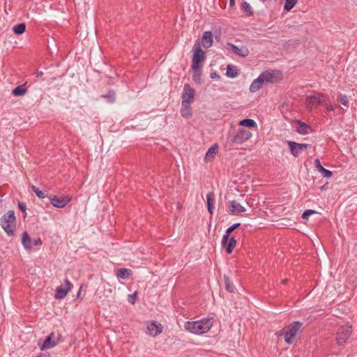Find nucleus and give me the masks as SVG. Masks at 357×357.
<instances>
[{
  "label": "nucleus",
  "instance_id": "dca6fc26",
  "mask_svg": "<svg viewBox=\"0 0 357 357\" xmlns=\"http://www.w3.org/2000/svg\"><path fill=\"white\" fill-rule=\"evenodd\" d=\"M202 43L205 48H209L213 45V34L211 31H206L203 33Z\"/></svg>",
  "mask_w": 357,
  "mask_h": 357
},
{
  "label": "nucleus",
  "instance_id": "a211bd4d",
  "mask_svg": "<svg viewBox=\"0 0 357 357\" xmlns=\"http://www.w3.org/2000/svg\"><path fill=\"white\" fill-rule=\"evenodd\" d=\"M54 337V333H52L49 335H47L44 340L42 345L40 346V349L41 351L45 350L47 349L52 348L56 345V343L52 341Z\"/></svg>",
  "mask_w": 357,
  "mask_h": 357
},
{
  "label": "nucleus",
  "instance_id": "79ce46f5",
  "mask_svg": "<svg viewBox=\"0 0 357 357\" xmlns=\"http://www.w3.org/2000/svg\"><path fill=\"white\" fill-rule=\"evenodd\" d=\"M17 205H18L19 209L22 212L24 213V218H25L26 215V204L24 202L18 201Z\"/></svg>",
  "mask_w": 357,
  "mask_h": 357
},
{
  "label": "nucleus",
  "instance_id": "f3484780",
  "mask_svg": "<svg viewBox=\"0 0 357 357\" xmlns=\"http://www.w3.org/2000/svg\"><path fill=\"white\" fill-rule=\"evenodd\" d=\"M314 166L322 174L325 178H329L332 177L333 172L328 169H325L321 164L320 160L318 158L314 160Z\"/></svg>",
  "mask_w": 357,
  "mask_h": 357
},
{
  "label": "nucleus",
  "instance_id": "f704fd0d",
  "mask_svg": "<svg viewBox=\"0 0 357 357\" xmlns=\"http://www.w3.org/2000/svg\"><path fill=\"white\" fill-rule=\"evenodd\" d=\"M298 0H285L284 10L287 12L290 11L296 4Z\"/></svg>",
  "mask_w": 357,
  "mask_h": 357
},
{
  "label": "nucleus",
  "instance_id": "0eeeda50",
  "mask_svg": "<svg viewBox=\"0 0 357 357\" xmlns=\"http://www.w3.org/2000/svg\"><path fill=\"white\" fill-rule=\"evenodd\" d=\"M264 82L277 83L282 79V74L280 71L266 70L259 75Z\"/></svg>",
  "mask_w": 357,
  "mask_h": 357
},
{
  "label": "nucleus",
  "instance_id": "4d7b16f0",
  "mask_svg": "<svg viewBox=\"0 0 357 357\" xmlns=\"http://www.w3.org/2000/svg\"><path fill=\"white\" fill-rule=\"evenodd\" d=\"M261 1H263V2H265V1H266L267 0H261Z\"/></svg>",
  "mask_w": 357,
  "mask_h": 357
},
{
  "label": "nucleus",
  "instance_id": "c03bdc74",
  "mask_svg": "<svg viewBox=\"0 0 357 357\" xmlns=\"http://www.w3.org/2000/svg\"><path fill=\"white\" fill-rule=\"evenodd\" d=\"M327 107H326V109L327 111L328 112H331V111H333L335 109V108L333 107V105H331L330 103H329V100H327V104H325Z\"/></svg>",
  "mask_w": 357,
  "mask_h": 357
},
{
  "label": "nucleus",
  "instance_id": "20e7f679",
  "mask_svg": "<svg viewBox=\"0 0 357 357\" xmlns=\"http://www.w3.org/2000/svg\"><path fill=\"white\" fill-rule=\"evenodd\" d=\"M328 96L324 93H315L307 96L305 99V105L307 108L312 109L317 107L319 105L327 104Z\"/></svg>",
  "mask_w": 357,
  "mask_h": 357
},
{
  "label": "nucleus",
  "instance_id": "423d86ee",
  "mask_svg": "<svg viewBox=\"0 0 357 357\" xmlns=\"http://www.w3.org/2000/svg\"><path fill=\"white\" fill-rule=\"evenodd\" d=\"M303 324L298 321H294L289 326V331L286 333L284 336V341L287 344H291L294 342V339L296 337L297 332L299 331Z\"/></svg>",
  "mask_w": 357,
  "mask_h": 357
},
{
  "label": "nucleus",
  "instance_id": "7ed1b4c3",
  "mask_svg": "<svg viewBox=\"0 0 357 357\" xmlns=\"http://www.w3.org/2000/svg\"><path fill=\"white\" fill-rule=\"evenodd\" d=\"M192 68H202V63L206 58V52L201 48V43L199 40H196L192 48Z\"/></svg>",
  "mask_w": 357,
  "mask_h": 357
},
{
  "label": "nucleus",
  "instance_id": "ea45409f",
  "mask_svg": "<svg viewBox=\"0 0 357 357\" xmlns=\"http://www.w3.org/2000/svg\"><path fill=\"white\" fill-rule=\"evenodd\" d=\"M229 236H230L229 234H227V233L225 232V235L223 236V237L222 238V242H221L222 248H225V245L228 243V241H229V240L230 238Z\"/></svg>",
  "mask_w": 357,
  "mask_h": 357
},
{
  "label": "nucleus",
  "instance_id": "bb28decb",
  "mask_svg": "<svg viewBox=\"0 0 357 357\" xmlns=\"http://www.w3.org/2000/svg\"><path fill=\"white\" fill-rule=\"evenodd\" d=\"M226 75L230 78H234L238 75V70L236 66L229 64L227 66Z\"/></svg>",
  "mask_w": 357,
  "mask_h": 357
},
{
  "label": "nucleus",
  "instance_id": "2eb2a0df",
  "mask_svg": "<svg viewBox=\"0 0 357 357\" xmlns=\"http://www.w3.org/2000/svg\"><path fill=\"white\" fill-rule=\"evenodd\" d=\"M228 208L232 215H239L245 211V208L241 206L236 200L229 201L228 202Z\"/></svg>",
  "mask_w": 357,
  "mask_h": 357
},
{
  "label": "nucleus",
  "instance_id": "f257e3e1",
  "mask_svg": "<svg viewBox=\"0 0 357 357\" xmlns=\"http://www.w3.org/2000/svg\"><path fill=\"white\" fill-rule=\"evenodd\" d=\"M212 318H204L195 321H186L184 328L186 331L195 334L203 335L207 333L213 325Z\"/></svg>",
  "mask_w": 357,
  "mask_h": 357
},
{
  "label": "nucleus",
  "instance_id": "c85d7f7f",
  "mask_svg": "<svg viewBox=\"0 0 357 357\" xmlns=\"http://www.w3.org/2000/svg\"><path fill=\"white\" fill-rule=\"evenodd\" d=\"M27 92L26 88L24 87V85H19L16 86L12 91V94L15 97H20L26 94Z\"/></svg>",
  "mask_w": 357,
  "mask_h": 357
},
{
  "label": "nucleus",
  "instance_id": "c756f323",
  "mask_svg": "<svg viewBox=\"0 0 357 357\" xmlns=\"http://www.w3.org/2000/svg\"><path fill=\"white\" fill-rule=\"evenodd\" d=\"M236 245V240L235 238V236H231L228 243H227V245L225 247L227 254H231L233 252L234 248H235Z\"/></svg>",
  "mask_w": 357,
  "mask_h": 357
},
{
  "label": "nucleus",
  "instance_id": "4be33fe9",
  "mask_svg": "<svg viewBox=\"0 0 357 357\" xmlns=\"http://www.w3.org/2000/svg\"><path fill=\"white\" fill-rule=\"evenodd\" d=\"M132 274V271L129 268H121L117 269L116 275L118 278L126 280Z\"/></svg>",
  "mask_w": 357,
  "mask_h": 357
},
{
  "label": "nucleus",
  "instance_id": "864d4df0",
  "mask_svg": "<svg viewBox=\"0 0 357 357\" xmlns=\"http://www.w3.org/2000/svg\"><path fill=\"white\" fill-rule=\"evenodd\" d=\"M181 205L180 203H178V208H181Z\"/></svg>",
  "mask_w": 357,
  "mask_h": 357
},
{
  "label": "nucleus",
  "instance_id": "aec40b11",
  "mask_svg": "<svg viewBox=\"0 0 357 357\" xmlns=\"http://www.w3.org/2000/svg\"><path fill=\"white\" fill-rule=\"evenodd\" d=\"M215 203V194L213 192H210L206 195V204L207 208L211 215L213 214Z\"/></svg>",
  "mask_w": 357,
  "mask_h": 357
},
{
  "label": "nucleus",
  "instance_id": "49530a36",
  "mask_svg": "<svg viewBox=\"0 0 357 357\" xmlns=\"http://www.w3.org/2000/svg\"><path fill=\"white\" fill-rule=\"evenodd\" d=\"M235 6V0H229V6L233 7Z\"/></svg>",
  "mask_w": 357,
  "mask_h": 357
},
{
  "label": "nucleus",
  "instance_id": "9d476101",
  "mask_svg": "<svg viewBox=\"0 0 357 357\" xmlns=\"http://www.w3.org/2000/svg\"><path fill=\"white\" fill-rule=\"evenodd\" d=\"M195 96V91L189 84H185L183 87V93L181 96L182 102L185 103H191L193 102Z\"/></svg>",
  "mask_w": 357,
  "mask_h": 357
},
{
  "label": "nucleus",
  "instance_id": "09e8293b",
  "mask_svg": "<svg viewBox=\"0 0 357 357\" xmlns=\"http://www.w3.org/2000/svg\"><path fill=\"white\" fill-rule=\"evenodd\" d=\"M81 291H82V287H80L79 291L77 292L76 298H79V297L80 294H81Z\"/></svg>",
  "mask_w": 357,
  "mask_h": 357
},
{
  "label": "nucleus",
  "instance_id": "e433bc0d",
  "mask_svg": "<svg viewBox=\"0 0 357 357\" xmlns=\"http://www.w3.org/2000/svg\"><path fill=\"white\" fill-rule=\"evenodd\" d=\"M31 190L35 192V194L38 198L44 199L45 197H48L47 195H45V193L42 190H40L38 188L36 187L35 185H32Z\"/></svg>",
  "mask_w": 357,
  "mask_h": 357
},
{
  "label": "nucleus",
  "instance_id": "a18cd8bd",
  "mask_svg": "<svg viewBox=\"0 0 357 357\" xmlns=\"http://www.w3.org/2000/svg\"><path fill=\"white\" fill-rule=\"evenodd\" d=\"M211 79H220V75L216 72H213L210 75Z\"/></svg>",
  "mask_w": 357,
  "mask_h": 357
},
{
  "label": "nucleus",
  "instance_id": "f8f14e48",
  "mask_svg": "<svg viewBox=\"0 0 357 357\" xmlns=\"http://www.w3.org/2000/svg\"><path fill=\"white\" fill-rule=\"evenodd\" d=\"M48 198L50 199L51 204L56 208H63L71 201V197L68 196H53L48 197Z\"/></svg>",
  "mask_w": 357,
  "mask_h": 357
},
{
  "label": "nucleus",
  "instance_id": "7c9ffc66",
  "mask_svg": "<svg viewBox=\"0 0 357 357\" xmlns=\"http://www.w3.org/2000/svg\"><path fill=\"white\" fill-rule=\"evenodd\" d=\"M224 282L226 290L229 293H234L236 290V287L230 281L229 276L224 275Z\"/></svg>",
  "mask_w": 357,
  "mask_h": 357
},
{
  "label": "nucleus",
  "instance_id": "39448f33",
  "mask_svg": "<svg viewBox=\"0 0 357 357\" xmlns=\"http://www.w3.org/2000/svg\"><path fill=\"white\" fill-rule=\"evenodd\" d=\"M351 326L349 325L341 326L336 333V340L338 345H343L351 335Z\"/></svg>",
  "mask_w": 357,
  "mask_h": 357
},
{
  "label": "nucleus",
  "instance_id": "393cba45",
  "mask_svg": "<svg viewBox=\"0 0 357 357\" xmlns=\"http://www.w3.org/2000/svg\"><path fill=\"white\" fill-rule=\"evenodd\" d=\"M241 10L245 13L248 17H252L254 15V10L249 3L243 1L241 4Z\"/></svg>",
  "mask_w": 357,
  "mask_h": 357
},
{
  "label": "nucleus",
  "instance_id": "6ab92c4d",
  "mask_svg": "<svg viewBox=\"0 0 357 357\" xmlns=\"http://www.w3.org/2000/svg\"><path fill=\"white\" fill-rule=\"evenodd\" d=\"M181 114L183 118L189 119L192 116L190 103L181 102Z\"/></svg>",
  "mask_w": 357,
  "mask_h": 357
},
{
  "label": "nucleus",
  "instance_id": "9b49d317",
  "mask_svg": "<svg viewBox=\"0 0 357 357\" xmlns=\"http://www.w3.org/2000/svg\"><path fill=\"white\" fill-rule=\"evenodd\" d=\"M65 284L66 286V288L63 287L62 286L57 287L56 289V292L54 294V298L56 299H63L64 298L68 293L70 291V289L73 288V285L70 282L68 279L65 280Z\"/></svg>",
  "mask_w": 357,
  "mask_h": 357
},
{
  "label": "nucleus",
  "instance_id": "6e6d98bb",
  "mask_svg": "<svg viewBox=\"0 0 357 357\" xmlns=\"http://www.w3.org/2000/svg\"><path fill=\"white\" fill-rule=\"evenodd\" d=\"M290 43H291V40H289V41L287 42V43H288V44H289Z\"/></svg>",
  "mask_w": 357,
  "mask_h": 357
},
{
  "label": "nucleus",
  "instance_id": "4468645a",
  "mask_svg": "<svg viewBox=\"0 0 357 357\" xmlns=\"http://www.w3.org/2000/svg\"><path fill=\"white\" fill-rule=\"evenodd\" d=\"M227 45L229 47V49L234 54L241 57L245 58L248 56L250 54L248 48L245 46H242L239 47L237 45H234L231 43H227Z\"/></svg>",
  "mask_w": 357,
  "mask_h": 357
},
{
  "label": "nucleus",
  "instance_id": "1a4fd4ad",
  "mask_svg": "<svg viewBox=\"0 0 357 357\" xmlns=\"http://www.w3.org/2000/svg\"><path fill=\"white\" fill-rule=\"evenodd\" d=\"M252 136V133L243 128L238 129L236 134L233 137L231 142L234 144H241L248 140Z\"/></svg>",
  "mask_w": 357,
  "mask_h": 357
},
{
  "label": "nucleus",
  "instance_id": "8fccbe9b",
  "mask_svg": "<svg viewBox=\"0 0 357 357\" xmlns=\"http://www.w3.org/2000/svg\"><path fill=\"white\" fill-rule=\"evenodd\" d=\"M328 183L324 184L321 187V190H324L326 188V185Z\"/></svg>",
  "mask_w": 357,
  "mask_h": 357
},
{
  "label": "nucleus",
  "instance_id": "cd10ccee",
  "mask_svg": "<svg viewBox=\"0 0 357 357\" xmlns=\"http://www.w3.org/2000/svg\"><path fill=\"white\" fill-rule=\"evenodd\" d=\"M239 125L249 128H257V123L251 119H244L239 121Z\"/></svg>",
  "mask_w": 357,
  "mask_h": 357
},
{
  "label": "nucleus",
  "instance_id": "f03ea898",
  "mask_svg": "<svg viewBox=\"0 0 357 357\" xmlns=\"http://www.w3.org/2000/svg\"><path fill=\"white\" fill-rule=\"evenodd\" d=\"M0 225L7 236H14L15 235L16 217L13 210H9L1 217Z\"/></svg>",
  "mask_w": 357,
  "mask_h": 357
},
{
  "label": "nucleus",
  "instance_id": "58836bf2",
  "mask_svg": "<svg viewBox=\"0 0 357 357\" xmlns=\"http://www.w3.org/2000/svg\"><path fill=\"white\" fill-rule=\"evenodd\" d=\"M240 226V222L234 223L226 229V233L231 234L235 229H236Z\"/></svg>",
  "mask_w": 357,
  "mask_h": 357
},
{
  "label": "nucleus",
  "instance_id": "a19ab883",
  "mask_svg": "<svg viewBox=\"0 0 357 357\" xmlns=\"http://www.w3.org/2000/svg\"><path fill=\"white\" fill-rule=\"evenodd\" d=\"M137 291L134 292L132 294H130L128 296V302L132 304H135L136 302V299H137Z\"/></svg>",
  "mask_w": 357,
  "mask_h": 357
},
{
  "label": "nucleus",
  "instance_id": "3c124183",
  "mask_svg": "<svg viewBox=\"0 0 357 357\" xmlns=\"http://www.w3.org/2000/svg\"><path fill=\"white\" fill-rule=\"evenodd\" d=\"M36 357H48V356L44 354H40L39 356H38Z\"/></svg>",
  "mask_w": 357,
  "mask_h": 357
},
{
  "label": "nucleus",
  "instance_id": "c9c22d12",
  "mask_svg": "<svg viewBox=\"0 0 357 357\" xmlns=\"http://www.w3.org/2000/svg\"><path fill=\"white\" fill-rule=\"evenodd\" d=\"M337 101L342 105L349 107V99L345 94L340 93L337 96Z\"/></svg>",
  "mask_w": 357,
  "mask_h": 357
},
{
  "label": "nucleus",
  "instance_id": "473e14b6",
  "mask_svg": "<svg viewBox=\"0 0 357 357\" xmlns=\"http://www.w3.org/2000/svg\"><path fill=\"white\" fill-rule=\"evenodd\" d=\"M202 68H192L193 70V75H192V79L198 84H202V79H201V76H202Z\"/></svg>",
  "mask_w": 357,
  "mask_h": 357
},
{
  "label": "nucleus",
  "instance_id": "72a5a7b5",
  "mask_svg": "<svg viewBox=\"0 0 357 357\" xmlns=\"http://www.w3.org/2000/svg\"><path fill=\"white\" fill-rule=\"evenodd\" d=\"M26 31V24L19 23L13 27V31L16 35H21Z\"/></svg>",
  "mask_w": 357,
  "mask_h": 357
},
{
  "label": "nucleus",
  "instance_id": "412c9836",
  "mask_svg": "<svg viewBox=\"0 0 357 357\" xmlns=\"http://www.w3.org/2000/svg\"><path fill=\"white\" fill-rule=\"evenodd\" d=\"M31 238L29 236L27 231H24L22 235V243L23 245V247L26 250H31L32 248L31 246Z\"/></svg>",
  "mask_w": 357,
  "mask_h": 357
},
{
  "label": "nucleus",
  "instance_id": "b1692460",
  "mask_svg": "<svg viewBox=\"0 0 357 357\" xmlns=\"http://www.w3.org/2000/svg\"><path fill=\"white\" fill-rule=\"evenodd\" d=\"M296 122H297V125H298V126L296 128V131L298 133L302 134V135H305L309 132V131H308L309 130H311V128L305 123L302 122L300 120L296 121Z\"/></svg>",
  "mask_w": 357,
  "mask_h": 357
},
{
  "label": "nucleus",
  "instance_id": "4c0bfd02",
  "mask_svg": "<svg viewBox=\"0 0 357 357\" xmlns=\"http://www.w3.org/2000/svg\"><path fill=\"white\" fill-rule=\"evenodd\" d=\"M317 212L314 210H312V209H307V210H305L303 213H302V215H301V218L304 220H307L309 216L312 215V214H314V213H317Z\"/></svg>",
  "mask_w": 357,
  "mask_h": 357
},
{
  "label": "nucleus",
  "instance_id": "5701e85b",
  "mask_svg": "<svg viewBox=\"0 0 357 357\" xmlns=\"http://www.w3.org/2000/svg\"><path fill=\"white\" fill-rule=\"evenodd\" d=\"M263 84H264V82H263L261 76L259 75L250 84V91L251 93H255V92L257 91L262 87Z\"/></svg>",
  "mask_w": 357,
  "mask_h": 357
},
{
  "label": "nucleus",
  "instance_id": "ddd939ff",
  "mask_svg": "<svg viewBox=\"0 0 357 357\" xmlns=\"http://www.w3.org/2000/svg\"><path fill=\"white\" fill-rule=\"evenodd\" d=\"M146 329L150 335L155 337L162 332L163 327L160 323L153 321L147 325Z\"/></svg>",
  "mask_w": 357,
  "mask_h": 357
},
{
  "label": "nucleus",
  "instance_id": "5fc2aeb1",
  "mask_svg": "<svg viewBox=\"0 0 357 357\" xmlns=\"http://www.w3.org/2000/svg\"><path fill=\"white\" fill-rule=\"evenodd\" d=\"M282 332H283V330L280 331V335H282Z\"/></svg>",
  "mask_w": 357,
  "mask_h": 357
},
{
  "label": "nucleus",
  "instance_id": "de8ad7c7",
  "mask_svg": "<svg viewBox=\"0 0 357 357\" xmlns=\"http://www.w3.org/2000/svg\"><path fill=\"white\" fill-rule=\"evenodd\" d=\"M43 73L42 71H38V72H37L36 77H40V76H42V75H43Z\"/></svg>",
  "mask_w": 357,
  "mask_h": 357
},
{
  "label": "nucleus",
  "instance_id": "603ef678",
  "mask_svg": "<svg viewBox=\"0 0 357 357\" xmlns=\"http://www.w3.org/2000/svg\"><path fill=\"white\" fill-rule=\"evenodd\" d=\"M282 283H283V284H286L287 283V280H284L282 281Z\"/></svg>",
  "mask_w": 357,
  "mask_h": 357
},
{
  "label": "nucleus",
  "instance_id": "2f4dec72",
  "mask_svg": "<svg viewBox=\"0 0 357 357\" xmlns=\"http://www.w3.org/2000/svg\"><path fill=\"white\" fill-rule=\"evenodd\" d=\"M100 98L106 100L108 103H114L116 100V93L114 90H109L105 95H102Z\"/></svg>",
  "mask_w": 357,
  "mask_h": 357
},
{
  "label": "nucleus",
  "instance_id": "a878e982",
  "mask_svg": "<svg viewBox=\"0 0 357 357\" xmlns=\"http://www.w3.org/2000/svg\"><path fill=\"white\" fill-rule=\"evenodd\" d=\"M218 152V146L217 144L212 145L207 151L205 155V160L208 161L213 158L215 155Z\"/></svg>",
  "mask_w": 357,
  "mask_h": 357
},
{
  "label": "nucleus",
  "instance_id": "37998d69",
  "mask_svg": "<svg viewBox=\"0 0 357 357\" xmlns=\"http://www.w3.org/2000/svg\"><path fill=\"white\" fill-rule=\"evenodd\" d=\"M32 242L34 245H40L43 243L40 238H34Z\"/></svg>",
  "mask_w": 357,
  "mask_h": 357
},
{
  "label": "nucleus",
  "instance_id": "6e6552de",
  "mask_svg": "<svg viewBox=\"0 0 357 357\" xmlns=\"http://www.w3.org/2000/svg\"><path fill=\"white\" fill-rule=\"evenodd\" d=\"M287 143L288 144L290 153L294 157H298V155L301 154V153L304 149H307L308 147H310V144H300L294 141H287Z\"/></svg>",
  "mask_w": 357,
  "mask_h": 357
}]
</instances>
